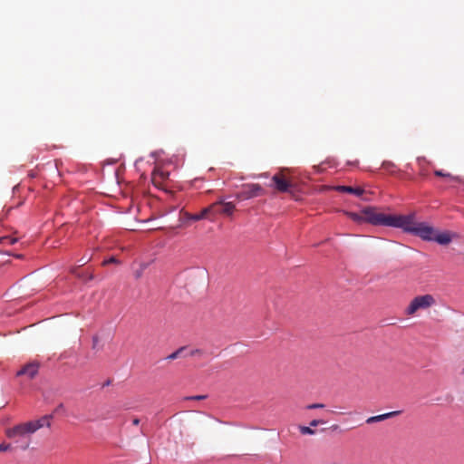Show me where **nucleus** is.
I'll return each instance as SVG.
<instances>
[{"label": "nucleus", "mask_w": 464, "mask_h": 464, "mask_svg": "<svg viewBox=\"0 0 464 464\" xmlns=\"http://www.w3.org/2000/svg\"><path fill=\"white\" fill-rule=\"evenodd\" d=\"M39 370V364L37 362H29L23 366L17 372L16 376H26L28 379H34Z\"/></svg>", "instance_id": "obj_8"}, {"label": "nucleus", "mask_w": 464, "mask_h": 464, "mask_svg": "<svg viewBox=\"0 0 464 464\" xmlns=\"http://www.w3.org/2000/svg\"><path fill=\"white\" fill-rule=\"evenodd\" d=\"M207 398V395H196V396H191V397H188L187 399L188 400H196V401H199V400H204Z\"/></svg>", "instance_id": "obj_21"}, {"label": "nucleus", "mask_w": 464, "mask_h": 464, "mask_svg": "<svg viewBox=\"0 0 464 464\" xmlns=\"http://www.w3.org/2000/svg\"><path fill=\"white\" fill-rule=\"evenodd\" d=\"M435 304V299L431 295H418L414 297L406 309L408 315L414 314L418 310L427 309Z\"/></svg>", "instance_id": "obj_4"}, {"label": "nucleus", "mask_w": 464, "mask_h": 464, "mask_svg": "<svg viewBox=\"0 0 464 464\" xmlns=\"http://www.w3.org/2000/svg\"><path fill=\"white\" fill-rule=\"evenodd\" d=\"M117 263H118V260L115 257L112 256V257H111V258H109L107 260H104L102 262V266H107L109 264H117Z\"/></svg>", "instance_id": "obj_18"}, {"label": "nucleus", "mask_w": 464, "mask_h": 464, "mask_svg": "<svg viewBox=\"0 0 464 464\" xmlns=\"http://www.w3.org/2000/svg\"><path fill=\"white\" fill-rule=\"evenodd\" d=\"M372 218L373 223L385 224L386 227L401 228L405 232H410L420 237L426 241H432L434 236V228L426 223H418L415 221V215H392L391 217L379 216Z\"/></svg>", "instance_id": "obj_1"}, {"label": "nucleus", "mask_w": 464, "mask_h": 464, "mask_svg": "<svg viewBox=\"0 0 464 464\" xmlns=\"http://www.w3.org/2000/svg\"><path fill=\"white\" fill-rule=\"evenodd\" d=\"M18 241L17 237H14L11 236H4L0 237V245L6 246V245H14Z\"/></svg>", "instance_id": "obj_14"}, {"label": "nucleus", "mask_w": 464, "mask_h": 464, "mask_svg": "<svg viewBox=\"0 0 464 464\" xmlns=\"http://www.w3.org/2000/svg\"><path fill=\"white\" fill-rule=\"evenodd\" d=\"M432 241H435L440 245H448L450 243L451 241V237L449 233L447 232H444V233H437L436 231L434 232V236H433V240Z\"/></svg>", "instance_id": "obj_13"}, {"label": "nucleus", "mask_w": 464, "mask_h": 464, "mask_svg": "<svg viewBox=\"0 0 464 464\" xmlns=\"http://www.w3.org/2000/svg\"><path fill=\"white\" fill-rule=\"evenodd\" d=\"M91 257H82L81 258L78 262H79V266H84L85 264H87L89 261H90Z\"/></svg>", "instance_id": "obj_23"}, {"label": "nucleus", "mask_w": 464, "mask_h": 464, "mask_svg": "<svg viewBox=\"0 0 464 464\" xmlns=\"http://www.w3.org/2000/svg\"><path fill=\"white\" fill-rule=\"evenodd\" d=\"M324 405L322 404V403H313V404H309L307 406V409L309 410H312V409H321V408H324Z\"/></svg>", "instance_id": "obj_19"}, {"label": "nucleus", "mask_w": 464, "mask_h": 464, "mask_svg": "<svg viewBox=\"0 0 464 464\" xmlns=\"http://www.w3.org/2000/svg\"><path fill=\"white\" fill-rule=\"evenodd\" d=\"M272 182L276 189L279 192H287L292 187L291 182L285 179L283 172L276 173L272 177Z\"/></svg>", "instance_id": "obj_7"}, {"label": "nucleus", "mask_w": 464, "mask_h": 464, "mask_svg": "<svg viewBox=\"0 0 464 464\" xmlns=\"http://www.w3.org/2000/svg\"><path fill=\"white\" fill-rule=\"evenodd\" d=\"M300 432L304 435H306V434H309V435H313L314 434V430H312L310 427H306V426H301L300 427Z\"/></svg>", "instance_id": "obj_17"}, {"label": "nucleus", "mask_w": 464, "mask_h": 464, "mask_svg": "<svg viewBox=\"0 0 464 464\" xmlns=\"http://www.w3.org/2000/svg\"><path fill=\"white\" fill-rule=\"evenodd\" d=\"M200 353H201V351L198 349H196V350L191 351L190 355L194 356L196 354H200Z\"/></svg>", "instance_id": "obj_24"}, {"label": "nucleus", "mask_w": 464, "mask_h": 464, "mask_svg": "<svg viewBox=\"0 0 464 464\" xmlns=\"http://www.w3.org/2000/svg\"><path fill=\"white\" fill-rule=\"evenodd\" d=\"M390 164H391L390 162H383L382 166L386 167V166H389Z\"/></svg>", "instance_id": "obj_26"}, {"label": "nucleus", "mask_w": 464, "mask_h": 464, "mask_svg": "<svg viewBox=\"0 0 464 464\" xmlns=\"http://www.w3.org/2000/svg\"><path fill=\"white\" fill-rule=\"evenodd\" d=\"M216 206H208L205 208H203L199 213L198 214H189L185 213V216L188 219L193 220V221H198L205 218H210L212 217V210H215L214 208Z\"/></svg>", "instance_id": "obj_9"}, {"label": "nucleus", "mask_w": 464, "mask_h": 464, "mask_svg": "<svg viewBox=\"0 0 464 464\" xmlns=\"http://www.w3.org/2000/svg\"><path fill=\"white\" fill-rule=\"evenodd\" d=\"M75 272H76V268L72 269V273L74 274Z\"/></svg>", "instance_id": "obj_27"}, {"label": "nucleus", "mask_w": 464, "mask_h": 464, "mask_svg": "<svg viewBox=\"0 0 464 464\" xmlns=\"http://www.w3.org/2000/svg\"><path fill=\"white\" fill-rule=\"evenodd\" d=\"M169 173L161 169H155L152 172L151 181L155 187L162 188L163 182L168 179Z\"/></svg>", "instance_id": "obj_10"}, {"label": "nucleus", "mask_w": 464, "mask_h": 464, "mask_svg": "<svg viewBox=\"0 0 464 464\" xmlns=\"http://www.w3.org/2000/svg\"><path fill=\"white\" fill-rule=\"evenodd\" d=\"M434 174L437 176V177H443V178H448L451 180H456L457 178L456 177H453L451 174L450 173H444L442 170H435L434 171Z\"/></svg>", "instance_id": "obj_15"}, {"label": "nucleus", "mask_w": 464, "mask_h": 464, "mask_svg": "<svg viewBox=\"0 0 464 464\" xmlns=\"http://www.w3.org/2000/svg\"><path fill=\"white\" fill-rule=\"evenodd\" d=\"M401 413V411H390V412L383 413V414H381V415L372 416V417H369L366 420V423L372 424V423H374V422L382 421V420H385L387 419L398 416Z\"/></svg>", "instance_id": "obj_12"}, {"label": "nucleus", "mask_w": 464, "mask_h": 464, "mask_svg": "<svg viewBox=\"0 0 464 464\" xmlns=\"http://www.w3.org/2000/svg\"><path fill=\"white\" fill-rule=\"evenodd\" d=\"M51 418V416L45 415L38 420L18 424L11 429H8L6 430V436L10 439L18 438L15 442L20 443V448L25 450L29 448L30 445V435L44 426L50 427Z\"/></svg>", "instance_id": "obj_2"}, {"label": "nucleus", "mask_w": 464, "mask_h": 464, "mask_svg": "<svg viewBox=\"0 0 464 464\" xmlns=\"http://www.w3.org/2000/svg\"><path fill=\"white\" fill-rule=\"evenodd\" d=\"M184 350H185V347H181V348L178 349L174 353H170L167 357V359H169V360H175V359H177Z\"/></svg>", "instance_id": "obj_16"}, {"label": "nucleus", "mask_w": 464, "mask_h": 464, "mask_svg": "<svg viewBox=\"0 0 464 464\" xmlns=\"http://www.w3.org/2000/svg\"><path fill=\"white\" fill-rule=\"evenodd\" d=\"M265 194V189L256 183L245 184L241 189L236 194V198L238 200H247L256 198Z\"/></svg>", "instance_id": "obj_5"}, {"label": "nucleus", "mask_w": 464, "mask_h": 464, "mask_svg": "<svg viewBox=\"0 0 464 464\" xmlns=\"http://www.w3.org/2000/svg\"><path fill=\"white\" fill-rule=\"evenodd\" d=\"M344 214L349 218L353 220L354 222H357V223L367 222L373 226H385V224L373 223L372 218H377L380 219L379 216H382V217H391L392 216V215H387V214L378 211V209L374 207H366L362 209L361 213L345 211Z\"/></svg>", "instance_id": "obj_3"}, {"label": "nucleus", "mask_w": 464, "mask_h": 464, "mask_svg": "<svg viewBox=\"0 0 464 464\" xmlns=\"http://www.w3.org/2000/svg\"><path fill=\"white\" fill-rule=\"evenodd\" d=\"M324 420H312V421L310 422V425H311L312 427H316V426H318L319 424H324Z\"/></svg>", "instance_id": "obj_22"}, {"label": "nucleus", "mask_w": 464, "mask_h": 464, "mask_svg": "<svg viewBox=\"0 0 464 464\" xmlns=\"http://www.w3.org/2000/svg\"><path fill=\"white\" fill-rule=\"evenodd\" d=\"M334 189L336 191L342 192V193L353 194L356 197H361L365 192L364 189L362 188L361 187L354 188V187H352V186H336L334 188Z\"/></svg>", "instance_id": "obj_11"}, {"label": "nucleus", "mask_w": 464, "mask_h": 464, "mask_svg": "<svg viewBox=\"0 0 464 464\" xmlns=\"http://www.w3.org/2000/svg\"><path fill=\"white\" fill-rule=\"evenodd\" d=\"M10 449H11V445L10 444H6V443L0 444V452L7 451Z\"/></svg>", "instance_id": "obj_20"}, {"label": "nucleus", "mask_w": 464, "mask_h": 464, "mask_svg": "<svg viewBox=\"0 0 464 464\" xmlns=\"http://www.w3.org/2000/svg\"><path fill=\"white\" fill-rule=\"evenodd\" d=\"M139 423H140V419H138V418H134V419L132 420V424H133V425H139Z\"/></svg>", "instance_id": "obj_25"}, {"label": "nucleus", "mask_w": 464, "mask_h": 464, "mask_svg": "<svg viewBox=\"0 0 464 464\" xmlns=\"http://www.w3.org/2000/svg\"><path fill=\"white\" fill-rule=\"evenodd\" d=\"M210 206H216L212 210V217L217 214H223L226 216H232L234 211L236 210V206L232 202H224L223 200L217 201Z\"/></svg>", "instance_id": "obj_6"}]
</instances>
